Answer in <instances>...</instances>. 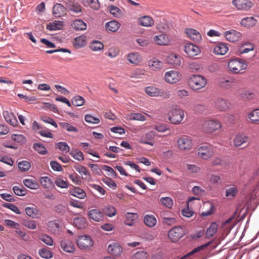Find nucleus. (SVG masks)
Returning a JSON list of instances; mask_svg holds the SVG:
<instances>
[{
    "label": "nucleus",
    "instance_id": "nucleus-23",
    "mask_svg": "<svg viewBox=\"0 0 259 259\" xmlns=\"http://www.w3.org/2000/svg\"><path fill=\"white\" fill-rule=\"evenodd\" d=\"M61 248L65 252L72 253L75 250L73 243L69 240H63L60 242Z\"/></svg>",
    "mask_w": 259,
    "mask_h": 259
},
{
    "label": "nucleus",
    "instance_id": "nucleus-52",
    "mask_svg": "<svg viewBox=\"0 0 259 259\" xmlns=\"http://www.w3.org/2000/svg\"><path fill=\"white\" fill-rule=\"evenodd\" d=\"M18 166L20 171H26L30 168L31 164L29 161L23 160L18 163Z\"/></svg>",
    "mask_w": 259,
    "mask_h": 259
},
{
    "label": "nucleus",
    "instance_id": "nucleus-38",
    "mask_svg": "<svg viewBox=\"0 0 259 259\" xmlns=\"http://www.w3.org/2000/svg\"><path fill=\"white\" fill-rule=\"evenodd\" d=\"M127 60L130 63L137 65L141 61V58L138 53L135 52L128 54Z\"/></svg>",
    "mask_w": 259,
    "mask_h": 259
},
{
    "label": "nucleus",
    "instance_id": "nucleus-32",
    "mask_svg": "<svg viewBox=\"0 0 259 259\" xmlns=\"http://www.w3.org/2000/svg\"><path fill=\"white\" fill-rule=\"evenodd\" d=\"M247 141L248 137L247 136L242 134H238L234 139V144L235 147H239L246 143Z\"/></svg>",
    "mask_w": 259,
    "mask_h": 259
},
{
    "label": "nucleus",
    "instance_id": "nucleus-35",
    "mask_svg": "<svg viewBox=\"0 0 259 259\" xmlns=\"http://www.w3.org/2000/svg\"><path fill=\"white\" fill-rule=\"evenodd\" d=\"M73 224L75 227L79 229H83L87 226L85 219L82 217L75 218L73 219Z\"/></svg>",
    "mask_w": 259,
    "mask_h": 259
},
{
    "label": "nucleus",
    "instance_id": "nucleus-17",
    "mask_svg": "<svg viewBox=\"0 0 259 259\" xmlns=\"http://www.w3.org/2000/svg\"><path fill=\"white\" fill-rule=\"evenodd\" d=\"M3 115L6 121L9 124L13 126H16L18 125V121L12 112L7 110L4 111Z\"/></svg>",
    "mask_w": 259,
    "mask_h": 259
},
{
    "label": "nucleus",
    "instance_id": "nucleus-64",
    "mask_svg": "<svg viewBox=\"0 0 259 259\" xmlns=\"http://www.w3.org/2000/svg\"><path fill=\"white\" fill-rule=\"evenodd\" d=\"M147 257L148 254L144 251H138L133 256V259H147Z\"/></svg>",
    "mask_w": 259,
    "mask_h": 259
},
{
    "label": "nucleus",
    "instance_id": "nucleus-21",
    "mask_svg": "<svg viewBox=\"0 0 259 259\" xmlns=\"http://www.w3.org/2000/svg\"><path fill=\"white\" fill-rule=\"evenodd\" d=\"M185 32L187 35L194 41H199L201 39L200 33L195 29H186Z\"/></svg>",
    "mask_w": 259,
    "mask_h": 259
},
{
    "label": "nucleus",
    "instance_id": "nucleus-56",
    "mask_svg": "<svg viewBox=\"0 0 259 259\" xmlns=\"http://www.w3.org/2000/svg\"><path fill=\"white\" fill-rule=\"evenodd\" d=\"M56 148L66 153L68 152L70 149L67 143L64 142L57 143L56 144Z\"/></svg>",
    "mask_w": 259,
    "mask_h": 259
},
{
    "label": "nucleus",
    "instance_id": "nucleus-53",
    "mask_svg": "<svg viewBox=\"0 0 259 259\" xmlns=\"http://www.w3.org/2000/svg\"><path fill=\"white\" fill-rule=\"evenodd\" d=\"M207 178L209 182L212 184H218L221 182V178L219 175L215 174L207 175Z\"/></svg>",
    "mask_w": 259,
    "mask_h": 259
},
{
    "label": "nucleus",
    "instance_id": "nucleus-20",
    "mask_svg": "<svg viewBox=\"0 0 259 259\" xmlns=\"http://www.w3.org/2000/svg\"><path fill=\"white\" fill-rule=\"evenodd\" d=\"M229 48L226 44L219 43L213 48V53L217 55H224L228 51Z\"/></svg>",
    "mask_w": 259,
    "mask_h": 259
},
{
    "label": "nucleus",
    "instance_id": "nucleus-33",
    "mask_svg": "<svg viewBox=\"0 0 259 259\" xmlns=\"http://www.w3.org/2000/svg\"><path fill=\"white\" fill-rule=\"evenodd\" d=\"M75 169L81 175L83 176V177H82L83 179H85L87 180H90L91 179V176L88 170L84 166L79 165L78 166L75 167Z\"/></svg>",
    "mask_w": 259,
    "mask_h": 259
},
{
    "label": "nucleus",
    "instance_id": "nucleus-62",
    "mask_svg": "<svg viewBox=\"0 0 259 259\" xmlns=\"http://www.w3.org/2000/svg\"><path fill=\"white\" fill-rule=\"evenodd\" d=\"M119 53V49L116 47H111L110 48L108 52L107 53V55L110 57V58H115L116 57Z\"/></svg>",
    "mask_w": 259,
    "mask_h": 259
},
{
    "label": "nucleus",
    "instance_id": "nucleus-34",
    "mask_svg": "<svg viewBox=\"0 0 259 259\" xmlns=\"http://www.w3.org/2000/svg\"><path fill=\"white\" fill-rule=\"evenodd\" d=\"M74 46L76 48H80L86 45V37L80 35L75 37L73 42Z\"/></svg>",
    "mask_w": 259,
    "mask_h": 259
},
{
    "label": "nucleus",
    "instance_id": "nucleus-49",
    "mask_svg": "<svg viewBox=\"0 0 259 259\" xmlns=\"http://www.w3.org/2000/svg\"><path fill=\"white\" fill-rule=\"evenodd\" d=\"M59 124L62 128L69 132L77 133L78 132V129L76 127L71 125L67 122H60L59 123Z\"/></svg>",
    "mask_w": 259,
    "mask_h": 259
},
{
    "label": "nucleus",
    "instance_id": "nucleus-14",
    "mask_svg": "<svg viewBox=\"0 0 259 259\" xmlns=\"http://www.w3.org/2000/svg\"><path fill=\"white\" fill-rule=\"evenodd\" d=\"M166 62L174 67H177L181 64V57L176 54H170L167 56Z\"/></svg>",
    "mask_w": 259,
    "mask_h": 259
},
{
    "label": "nucleus",
    "instance_id": "nucleus-30",
    "mask_svg": "<svg viewBox=\"0 0 259 259\" xmlns=\"http://www.w3.org/2000/svg\"><path fill=\"white\" fill-rule=\"evenodd\" d=\"M256 23L257 20L254 17H249L243 18L241 21V25L250 28L254 26Z\"/></svg>",
    "mask_w": 259,
    "mask_h": 259
},
{
    "label": "nucleus",
    "instance_id": "nucleus-1",
    "mask_svg": "<svg viewBox=\"0 0 259 259\" xmlns=\"http://www.w3.org/2000/svg\"><path fill=\"white\" fill-rule=\"evenodd\" d=\"M207 79L201 75H193L188 80V84L194 91L204 88L207 84Z\"/></svg>",
    "mask_w": 259,
    "mask_h": 259
},
{
    "label": "nucleus",
    "instance_id": "nucleus-51",
    "mask_svg": "<svg viewBox=\"0 0 259 259\" xmlns=\"http://www.w3.org/2000/svg\"><path fill=\"white\" fill-rule=\"evenodd\" d=\"M234 219V217L232 216L230 218L228 219L225 222L223 223L222 226L225 229L230 232L231 230L234 227L235 224L232 223V221Z\"/></svg>",
    "mask_w": 259,
    "mask_h": 259
},
{
    "label": "nucleus",
    "instance_id": "nucleus-25",
    "mask_svg": "<svg viewBox=\"0 0 259 259\" xmlns=\"http://www.w3.org/2000/svg\"><path fill=\"white\" fill-rule=\"evenodd\" d=\"M126 219L124 224L129 226H133L135 225L136 220L138 218V215L136 213L127 212L125 214Z\"/></svg>",
    "mask_w": 259,
    "mask_h": 259
},
{
    "label": "nucleus",
    "instance_id": "nucleus-18",
    "mask_svg": "<svg viewBox=\"0 0 259 259\" xmlns=\"http://www.w3.org/2000/svg\"><path fill=\"white\" fill-rule=\"evenodd\" d=\"M224 35L226 39L231 42L237 41L241 38V33L235 30H231L224 32Z\"/></svg>",
    "mask_w": 259,
    "mask_h": 259
},
{
    "label": "nucleus",
    "instance_id": "nucleus-13",
    "mask_svg": "<svg viewBox=\"0 0 259 259\" xmlns=\"http://www.w3.org/2000/svg\"><path fill=\"white\" fill-rule=\"evenodd\" d=\"M184 50L189 57L195 56L200 52L199 48L192 43H188L185 45Z\"/></svg>",
    "mask_w": 259,
    "mask_h": 259
},
{
    "label": "nucleus",
    "instance_id": "nucleus-27",
    "mask_svg": "<svg viewBox=\"0 0 259 259\" xmlns=\"http://www.w3.org/2000/svg\"><path fill=\"white\" fill-rule=\"evenodd\" d=\"M138 22L139 25L145 27H150L154 25V21L152 18L147 16L139 18Z\"/></svg>",
    "mask_w": 259,
    "mask_h": 259
},
{
    "label": "nucleus",
    "instance_id": "nucleus-57",
    "mask_svg": "<svg viewBox=\"0 0 259 259\" xmlns=\"http://www.w3.org/2000/svg\"><path fill=\"white\" fill-rule=\"evenodd\" d=\"M68 9L75 13H78L81 12V7L78 3H71L68 5Z\"/></svg>",
    "mask_w": 259,
    "mask_h": 259
},
{
    "label": "nucleus",
    "instance_id": "nucleus-15",
    "mask_svg": "<svg viewBox=\"0 0 259 259\" xmlns=\"http://www.w3.org/2000/svg\"><path fill=\"white\" fill-rule=\"evenodd\" d=\"M155 42L159 46H167L170 43V39L165 33H162L154 36Z\"/></svg>",
    "mask_w": 259,
    "mask_h": 259
},
{
    "label": "nucleus",
    "instance_id": "nucleus-29",
    "mask_svg": "<svg viewBox=\"0 0 259 259\" xmlns=\"http://www.w3.org/2000/svg\"><path fill=\"white\" fill-rule=\"evenodd\" d=\"M65 14V8L60 4H56L53 9V14L55 17H59Z\"/></svg>",
    "mask_w": 259,
    "mask_h": 259
},
{
    "label": "nucleus",
    "instance_id": "nucleus-41",
    "mask_svg": "<svg viewBox=\"0 0 259 259\" xmlns=\"http://www.w3.org/2000/svg\"><path fill=\"white\" fill-rule=\"evenodd\" d=\"M159 89L154 86H149L145 88L146 93L151 97H158Z\"/></svg>",
    "mask_w": 259,
    "mask_h": 259
},
{
    "label": "nucleus",
    "instance_id": "nucleus-8",
    "mask_svg": "<svg viewBox=\"0 0 259 259\" xmlns=\"http://www.w3.org/2000/svg\"><path fill=\"white\" fill-rule=\"evenodd\" d=\"M232 4L238 10L244 11L250 10L254 5L250 0H233Z\"/></svg>",
    "mask_w": 259,
    "mask_h": 259
},
{
    "label": "nucleus",
    "instance_id": "nucleus-44",
    "mask_svg": "<svg viewBox=\"0 0 259 259\" xmlns=\"http://www.w3.org/2000/svg\"><path fill=\"white\" fill-rule=\"evenodd\" d=\"M108 10L110 13L116 18L121 17L123 14L121 10H120L117 7L113 5L109 6Z\"/></svg>",
    "mask_w": 259,
    "mask_h": 259
},
{
    "label": "nucleus",
    "instance_id": "nucleus-39",
    "mask_svg": "<svg viewBox=\"0 0 259 259\" xmlns=\"http://www.w3.org/2000/svg\"><path fill=\"white\" fill-rule=\"evenodd\" d=\"M39 255L45 259H50L53 257V253L48 247H44L39 250Z\"/></svg>",
    "mask_w": 259,
    "mask_h": 259
},
{
    "label": "nucleus",
    "instance_id": "nucleus-58",
    "mask_svg": "<svg viewBox=\"0 0 259 259\" xmlns=\"http://www.w3.org/2000/svg\"><path fill=\"white\" fill-rule=\"evenodd\" d=\"M160 200L162 204L167 208H170L173 206V201L170 197H162Z\"/></svg>",
    "mask_w": 259,
    "mask_h": 259
},
{
    "label": "nucleus",
    "instance_id": "nucleus-55",
    "mask_svg": "<svg viewBox=\"0 0 259 259\" xmlns=\"http://www.w3.org/2000/svg\"><path fill=\"white\" fill-rule=\"evenodd\" d=\"M85 102L84 99L80 96H76L72 100V103L74 106H81Z\"/></svg>",
    "mask_w": 259,
    "mask_h": 259
},
{
    "label": "nucleus",
    "instance_id": "nucleus-16",
    "mask_svg": "<svg viewBox=\"0 0 259 259\" xmlns=\"http://www.w3.org/2000/svg\"><path fill=\"white\" fill-rule=\"evenodd\" d=\"M215 106L220 111H225L230 108L231 104L224 99L218 98L215 101Z\"/></svg>",
    "mask_w": 259,
    "mask_h": 259
},
{
    "label": "nucleus",
    "instance_id": "nucleus-11",
    "mask_svg": "<svg viewBox=\"0 0 259 259\" xmlns=\"http://www.w3.org/2000/svg\"><path fill=\"white\" fill-rule=\"evenodd\" d=\"M236 80L232 77H222L219 79V85L222 88L230 89L234 86Z\"/></svg>",
    "mask_w": 259,
    "mask_h": 259
},
{
    "label": "nucleus",
    "instance_id": "nucleus-24",
    "mask_svg": "<svg viewBox=\"0 0 259 259\" xmlns=\"http://www.w3.org/2000/svg\"><path fill=\"white\" fill-rule=\"evenodd\" d=\"M72 28L76 31L84 30L87 29V24L81 19H76L71 24Z\"/></svg>",
    "mask_w": 259,
    "mask_h": 259
},
{
    "label": "nucleus",
    "instance_id": "nucleus-40",
    "mask_svg": "<svg viewBox=\"0 0 259 259\" xmlns=\"http://www.w3.org/2000/svg\"><path fill=\"white\" fill-rule=\"evenodd\" d=\"M218 225L216 223H212L206 232V236L207 238L212 237L217 232Z\"/></svg>",
    "mask_w": 259,
    "mask_h": 259
},
{
    "label": "nucleus",
    "instance_id": "nucleus-6",
    "mask_svg": "<svg viewBox=\"0 0 259 259\" xmlns=\"http://www.w3.org/2000/svg\"><path fill=\"white\" fill-rule=\"evenodd\" d=\"M198 156L203 159H207L214 154L213 148L210 145H204L198 149Z\"/></svg>",
    "mask_w": 259,
    "mask_h": 259
},
{
    "label": "nucleus",
    "instance_id": "nucleus-48",
    "mask_svg": "<svg viewBox=\"0 0 259 259\" xmlns=\"http://www.w3.org/2000/svg\"><path fill=\"white\" fill-rule=\"evenodd\" d=\"M248 118L252 123H259V109L253 110L248 114Z\"/></svg>",
    "mask_w": 259,
    "mask_h": 259
},
{
    "label": "nucleus",
    "instance_id": "nucleus-4",
    "mask_svg": "<svg viewBox=\"0 0 259 259\" xmlns=\"http://www.w3.org/2000/svg\"><path fill=\"white\" fill-rule=\"evenodd\" d=\"M185 235L184 229L182 226L175 227L168 232V236L171 241L175 242Z\"/></svg>",
    "mask_w": 259,
    "mask_h": 259
},
{
    "label": "nucleus",
    "instance_id": "nucleus-61",
    "mask_svg": "<svg viewBox=\"0 0 259 259\" xmlns=\"http://www.w3.org/2000/svg\"><path fill=\"white\" fill-rule=\"evenodd\" d=\"M41 185L45 188H48L52 184L51 180L48 177H42L39 179Z\"/></svg>",
    "mask_w": 259,
    "mask_h": 259
},
{
    "label": "nucleus",
    "instance_id": "nucleus-9",
    "mask_svg": "<svg viewBox=\"0 0 259 259\" xmlns=\"http://www.w3.org/2000/svg\"><path fill=\"white\" fill-rule=\"evenodd\" d=\"M77 244L81 249H89L93 245V241L89 236L84 235L78 237Z\"/></svg>",
    "mask_w": 259,
    "mask_h": 259
},
{
    "label": "nucleus",
    "instance_id": "nucleus-10",
    "mask_svg": "<svg viewBox=\"0 0 259 259\" xmlns=\"http://www.w3.org/2000/svg\"><path fill=\"white\" fill-rule=\"evenodd\" d=\"M165 80L169 83H176L182 78L181 73L176 70L167 71L164 74Z\"/></svg>",
    "mask_w": 259,
    "mask_h": 259
},
{
    "label": "nucleus",
    "instance_id": "nucleus-26",
    "mask_svg": "<svg viewBox=\"0 0 259 259\" xmlns=\"http://www.w3.org/2000/svg\"><path fill=\"white\" fill-rule=\"evenodd\" d=\"M63 27V22L59 20H55L50 23L47 26V29L50 31L61 30Z\"/></svg>",
    "mask_w": 259,
    "mask_h": 259
},
{
    "label": "nucleus",
    "instance_id": "nucleus-28",
    "mask_svg": "<svg viewBox=\"0 0 259 259\" xmlns=\"http://www.w3.org/2000/svg\"><path fill=\"white\" fill-rule=\"evenodd\" d=\"M145 224L149 227H154L157 224V220L152 214H146L144 218Z\"/></svg>",
    "mask_w": 259,
    "mask_h": 259
},
{
    "label": "nucleus",
    "instance_id": "nucleus-50",
    "mask_svg": "<svg viewBox=\"0 0 259 259\" xmlns=\"http://www.w3.org/2000/svg\"><path fill=\"white\" fill-rule=\"evenodd\" d=\"M33 149L41 155H45L47 153L46 148L40 143H34L33 145Z\"/></svg>",
    "mask_w": 259,
    "mask_h": 259
},
{
    "label": "nucleus",
    "instance_id": "nucleus-19",
    "mask_svg": "<svg viewBox=\"0 0 259 259\" xmlns=\"http://www.w3.org/2000/svg\"><path fill=\"white\" fill-rule=\"evenodd\" d=\"M107 250L109 253L116 256L121 254L122 248L119 244L113 242L108 245Z\"/></svg>",
    "mask_w": 259,
    "mask_h": 259
},
{
    "label": "nucleus",
    "instance_id": "nucleus-37",
    "mask_svg": "<svg viewBox=\"0 0 259 259\" xmlns=\"http://www.w3.org/2000/svg\"><path fill=\"white\" fill-rule=\"evenodd\" d=\"M26 213L32 218H38L39 211L37 208L33 207H27L25 209Z\"/></svg>",
    "mask_w": 259,
    "mask_h": 259
},
{
    "label": "nucleus",
    "instance_id": "nucleus-59",
    "mask_svg": "<svg viewBox=\"0 0 259 259\" xmlns=\"http://www.w3.org/2000/svg\"><path fill=\"white\" fill-rule=\"evenodd\" d=\"M241 91L242 97L245 99L251 100L255 98V94L249 90H242Z\"/></svg>",
    "mask_w": 259,
    "mask_h": 259
},
{
    "label": "nucleus",
    "instance_id": "nucleus-3",
    "mask_svg": "<svg viewBox=\"0 0 259 259\" xmlns=\"http://www.w3.org/2000/svg\"><path fill=\"white\" fill-rule=\"evenodd\" d=\"M246 62L241 59H235L230 60L228 64L229 70L234 74L241 73L242 70L247 68Z\"/></svg>",
    "mask_w": 259,
    "mask_h": 259
},
{
    "label": "nucleus",
    "instance_id": "nucleus-42",
    "mask_svg": "<svg viewBox=\"0 0 259 259\" xmlns=\"http://www.w3.org/2000/svg\"><path fill=\"white\" fill-rule=\"evenodd\" d=\"M103 212L106 215L109 217H112L116 215V209L113 206L109 205L104 207Z\"/></svg>",
    "mask_w": 259,
    "mask_h": 259
},
{
    "label": "nucleus",
    "instance_id": "nucleus-54",
    "mask_svg": "<svg viewBox=\"0 0 259 259\" xmlns=\"http://www.w3.org/2000/svg\"><path fill=\"white\" fill-rule=\"evenodd\" d=\"M104 45L99 41H93L90 45V49L94 51H99L102 50Z\"/></svg>",
    "mask_w": 259,
    "mask_h": 259
},
{
    "label": "nucleus",
    "instance_id": "nucleus-36",
    "mask_svg": "<svg viewBox=\"0 0 259 259\" xmlns=\"http://www.w3.org/2000/svg\"><path fill=\"white\" fill-rule=\"evenodd\" d=\"M24 185L31 189H37L39 187L38 183L34 179H26L23 180Z\"/></svg>",
    "mask_w": 259,
    "mask_h": 259
},
{
    "label": "nucleus",
    "instance_id": "nucleus-2",
    "mask_svg": "<svg viewBox=\"0 0 259 259\" xmlns=\"http://www.w3.org/2000/svg\"><path fill=\"white\" fill-rule=\"evenodd\" d=\"M168 116L172 124H180L184 118V111L178 107H172L168 112Z\"/></svg>",
    "mask_w": 259,
    "mask_h": 259
},
{
    "label": "nucleus",
    "instance_id": "nucleus-7",
    "mask_svg": "<svg viewBox=\"0 0 259 259\" xmlns=\"http://www.w3.org/2000/svg\"><path fill=\"white\" fill-rule=\"evenodd\" d=\"M222 125L221 123L216 120H209L205 121L203 125L202 128L204 132L211 133L220 129Z\"/></svg>",
    "mask_w": 259,
    "mask_h": 259
},
{
    "label": "nucleus",
    "instance_id": "nucleus-12",
    "mask_svg": "<svg viewBox=\"0 0 259 259\" xmlns=\"http://www.w3.org/2000/svg\"><path fill=\"white\" fill-rule=\"evenodd\" d=\"M88 216L91 220L97 222L103 221L104 218L103 212L98 209L90 210L88 212Z\"/></svg>",
    "mask_w": 259,
    "mask_h": 259
},
{
    "label": "nucleus",
    "instance_id": "nucleus-45",
    "mask_svg": "<svg viewBox=\"0 0 259 259\" xmlns=\"http://www.w3.org/2000/svg\"><path fill=\"white\" fill-rule=\"evenodd\" d=\"M71 194L79 199H83L86 196L85 192L78 187L75 188L71 192Z\"/></svg>",
    "mask_w": 259,
    "mask_h": 259
},
{
    "label": "nucleus",
    "instance_id": "nucleus-22",
    "mask_svg": "<svg viewBox=\"0 0 259 259\" xmlns=\"http://www.w3.org/2000/svg\"><path fill=\"white\" fill-rule=\"evenodd\" d=\"M148 64L149 68L153 71L161 69L163 65L162 62L156 58H154L151 60H150L148 61Z\"/></svg>",
    "mask_w": 259,
    "mask_h": 259
},
{
    "label": "nucleus",
    "instance_id": "nucleus-63",
    "mask_svg": "<svg viewBox=\"0 0 259 259\" xmlns=\"http://www.w3.org/2000/svg\"><path fill=\"white\" fill-rule=\"evenodd\" d=\"M55 183L58 187L61 188H67L68 187V182L60 178H58L56 179Z\"/></svg>",
    "mask_w": 259,
    "mask_h": 259
},
{
    "label": "nucleus",
    "instance_id": "nucleus-31",
    "mask_svg": "<svg viewBox=\"0 0 259 259\" xmlns=\"http://www.w3.org/2000/svg\"><path fill=\"white\" fill-rule=\"evenodd\" d=\"M120 24L117 21L112 20L107 22L105 24V27L108 31L114 32L120 27Z\"/></svg>",
    "mask_w": 259,
    "mask_h": 259
},
{
    "label": "nucleus",
    "instance_id": "nucleus-47",
    "mask_svg": "<svg viewBox=\"0 0 259 259\" xmlns=\"http://www.w3.org/2000/svg\"><path fill=\"white\" fill-rule=\"evenodd\" d=\"M70 155L74 159L82 161L84 159L83 154L81 151L76 149H72L69 153Z\"/></svg>",
    "mask_w": 259,
    "mask_h": 259
},
{
    "label": "nucleus",
    "instance_id": "nucleus-5",
    "mask_svg": "<svg viewBox=\"0 0 259 259\" xmlns=\"http://www.w3.org/2000/svg\"><path fill=\"white\" fill-rule=\"evenodd\" d=\"M178 148L184 151H188L193 147V143L191 137L183 136L180 137L177 141Z\"/></svg>",
    "mask_w": 259,
    "mask_h": 259
},
{
    "label": "nucleus",
    "instance_id": "nucleus-46",
    "mask_svg": "<svg viewBox=\"0 0 259 259\" xmlns=\"http://www.w3.org/2000/svg\"><path fill=\"white\" fill-rule=\"evenodd\" d=\"M238 189L236 186H232L228 187L226 189V196L230 198H233L235 197L238 193Z\"/></svg>",
    "mask_w": 259,
    "mask_h": 259
},
{
    "label": "nucleus",
    "instance_id": "nucleus-60",
    "mask_svg": "<svg viewBox=\"0 0 259 259\" xmlns=\"http://www.w3.org/2000/svg\"><path fill=\"white\" fill-rule=\"evenodd\" d=\"M13 190L14 193L18 196H24L26 194L27 190L23 187L14 186Z\"/></svg>",
    "mask_w": 259,
    "mask_h": 259
},
{
    "label": "nucleus",
    "instance_id": "nucleus-43",
    "mask_svg": "<svg viewBox=\"0 0 259 259\" xmlns=\"http://www.w3.org/2000/svg\"><path fill=\"white\" fill-rule=\"evenodd\" d=\"M254 46L250 43L243 44L239 49L238 52L240 54L247 53L250 51H253Z\"/></svg>",
    "mask_w": 259,
    "mask_h": 259
}]
</instances>
